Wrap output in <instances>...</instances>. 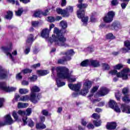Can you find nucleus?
I'll return each instance as SVG.
<instances>
[{"label": "nucleus", "instance_id": "f257e3e1", "mask_svg": "<svg viewBox=\"0 0 130 130\" xmlns=\"http://www.w3.org/2000/svg\"><path fill=\"white\" fill-rule=\"evenodd\" d=\"M57 77L56 82L58 87H62L66 85V82H60V79H68L70 83H74L77 80V77L75 76L71 75L69 73V69L65 67H57L56 68Z\"/></svg>", "mask_w": 130, "mask_h": 130}, {"label": "nucleus", "instance_id": "f03ea898", "mask_svg": "<svg viewBox=\"0 0 130 130\" xmlns=\"http://www.w3.org/2000/svg\"><path fill=\"white\" fill-rule=\"evenodd\" d=\"M52 37L53 40H50V43H52L54 41L55 45L67 46V44H66L67 38L61 34V30L57 27L54 28V34L52 35Z\"/></svg>", "mask_w": 130, "mask_h": 130}, {"label": "nucleus", "instance_id": "7ed1b4c3", "mask_svg": "<svg viewBox=\"0 0 130 130\" xmlns=\"http://www.w3.org/2000/svg\"><path fill=\"white\" fill-rule=\"evenodd\" d=\"M8 76V71L0 66V79H7ZM0 89L5 92H13L17 89L16 87H9L5 82H0Z\"/></svg>", "mask_w": 130, "mask_h": 130}, {"label": "nucleus", "instance_id": "20e7f679", "mask_svg": "<svg viewBox=\"0 0 130 130\" xmlns=\"http://www.w3.org/2000/svg\"><path fill=\"white\" fill-rule=\"evenodd\" d=\"M77 8L79 9L77 11V16L79 19H82L81 21L83 22L84 25H87L88 23V20H89V17L88 16L84 17L85 16V10L83 9H86L88 7L87 4H77Z\"/></svg>", "mask_w": 130, "mask_h": 130}, {"label": "nucleus", "instance_id": "39448f33", "mask_svg": "<svg viewBox=\"0 0 130 130\" xmlns=\"http://www.w3.org/2000/svg\"><path fill=\"white\" fill-rule=\"evenodd\" d=\"M129 69H124L121 72L117 73V70H111L109 72L110 75H116L117 78H122L123 80H127L128 78V73H129Z\"/></svg>", "mask_w": 130, "mask_h": 130}, {"label": "nucleus", "instance_id": "423d86ee", "mask_svg": "<svg viewBox=\"0 0 130 130\" xmlns=\"http://www.w3.org/2000/svg\"><path fill=\"white\" fill-rule=\"evenodd\" d=\"M30 101L33 103H37L39 98L38 95L36 96V93L40 92V88L37 86H34L30 88Z\"/></svg>", "mask_w": 130, "mask_h": 130}, {"label": "nucleus", "instance_id": "0eeeda50", "mask_svg": "<svg viewBox=\"0 0 130 130\" xmlns=\"http://www.w3.org/2000/svg\"><path fill=\"white\" fill-rule=\"evenodd\" d=\"M62 54L65 55V56L63 57L62 59L58 60V63H61V64L65 61L71 60L72 59L71 57L75 54V52L73 50H69L64 53H62Z\"/></svg>", "mask_w": 130, "mask_h": 130}, {"label": "nucleus", "instance_id": "6e6552de", "mask_svg": "<svg viewBox=\"0 0 130 130\" xmlns=\"http://www.w3.org/2000/svg\"><path fill=\"white\" fill-rule=\"evenodd\" d=\"M115 16V13L113 11L108 12L107 14L104 17L103 20L105 23H111L113 21V17Z\"/></svg>", "mask_w": 130, "mask_h": 130}, {"label": "nucleus", "instance_id": "1a4fd4ad", "mask_svg": "<svg viewBox=\"0 0 130 130\" xmlns=\"http://www.w3.org/2000/svg\"><path fill=\"white\" fill-rule=\"evenodd\" d=\"M68 87H69L71 90H73V91H75V92H79L82 87V84H81V83H78L75 84L70 83L68 84Z\"/></svg>", "mask_w": 130, "mask_h": 130}, {"label": "nucleus", "instance_id": "9d476101", "mask_svg": "<svg viewBox=\"0 0 130 130\" xmlns=\"http://www.w3.org/2000/svg\"><path fill=\"white\" fill-rule=\"evenodd\" d=\"M2 49L5 52V53H6V55H7V56H9V58L12 59V60L13 61L14 60V57L12 55V53H11V51L12 50L11 46H10L9 47H2Z\"/></svg>", "mask_w": 130, "mask_h": 130}, {"label": "nucleus", "instance_id": "9b49d317", "mask_svg": "<svg viewBox=\"0 0 130 130\" xmlns=\"http://www.w3.org/2000/svg\"><path fill=\"white\" fill-rule=\"evenodd\" d=\"M5 118V122L4 123H0V126L3 125H6V124H12V123H14V120L11 117V115H7L4 117Z\"/></svg>", "mask_w": 130, "mask_h": 130}, {"label": "nucleus", "instance_id": "f8f14e48", "mask_svg": "<svg viewBox=\"0 0 130 130\" xmlns=\"http://www.w3.org/2000/svg\"><path fill=\"white\" fill-rule=\"evenodd\" d=\"M92 87V82L91 81L86 80L83 84V88L85 89V92H82V95L88 94L89 89Z\"/></svg>", "mask_w": 130, "mask_h": 130}, {"label": "nucleus", "instance_id": "ddd939ff", "mask_svg": "<svg viewBox=\"0 0 130 130\" xmlns=\"http://www.w3.org/2000/svg\"><path fill=\"white\" fill-rule=\"evenodd\" d=\"M26 117H24L22 118V121L23 122L24 125L28 124L29 126H30V127H32L34 125H35V123L31 119H28Z\"/></svg>", "mask_w": 130, "mask_h": 130}, {"label": "nucleus", "instance_id": "4468645a", "mask_svg": "<svg viewBox=\"0 0 130 130\" xmlns=\"http://www.w3.org/2000/svg\"><path fill=\"white\" fill-rule=\"evenodd\" d=\"M56 11L58 15H61L64 18H68L69 17V13L66 11V9L57 8Z\"/></svg>", "mask_w": 130, "mask_h": 130}, {"label": "nucleus", "instance_id": "2eb2a0df", "mask_svg": "<svg viewBox=\"0 0 130 130\" xmlns=\"http://www.w3.org/2000/svg\"><path fill=\"white\" fill-rule=\"evenodd\" d=\"M50 32V30H49L48 28H45L42 30L41 36L43 37V38L47 39L48 37H49Z\"/></svg>", "mask_w": 130, "mask_h": 130}, {"label": "nucleus", "instance_id": "dca6fc26", "mask_svg": "<svg viewBox=\"0 0 130 130\" xmlns=\"http://www.w3.org/2000/svg\"><path fill=\"white\" fill-rule=\"evenodd\" d=\"M109 93V90L106 87H102L99 92V96H105Z\"/></svg>", "mask_w": 130, "mask_h": 130}, {"label": "nucleus", "instance_id": "f3484780", "mask_svg": "<svg viewBox=\"0 0 130 130\" xmlns=\"http://www.w3.org/2000/svg\"><path fill=\"white\" fill-rule=\"evenodd\" d=\"M121 110L122 112H124L125 113H130V106H126L125 104H123L121 106Z\"/></svg>", "mask_w": 130, "mask_h": 130}, {"label": "nucleus", "instance_id": "a211bd4d", "mask_svg": "<svg viewBox=\"0 0 130 130\" xmlns=\"http://www.w3.org/2000/svg\"><path fill=\"white\" fill-rule=\"evenodd\" d=\"M106 127L109 130L115 129L116 128V123L113 122L107 123Z\"/></svg>", "mask_w": 130, "mask_h": 130}, {"label": "nucleus", "instance_id": "6ab92c4d", "mask_svg": "<svg viewBox=\"0 0 130 130\" xmlns=\"http://www.w3.org/2000/svg\"><path fill=\"white\" fill-rule=\"evenodd\" d=\"M33 41H34V36H33V35L30 34L28 36L27 40H26L27 45H30Z\"/></svg>", "mask_w": 130, "mask_h": 130}, {"label": "nucleus", "instance_id": "aec40b11", "mask_svg": "<svg viewBox=\"0 0 130 130\" xmlns=\"http://www.w3.org/2000/svg\"><path fill=\"white\" fill-rule=\"evenodd\" d=\"M121 28V25H120V23L118 22H115L112 25V29H114V30H118V29H120Z\"/></svg>", "mask_w": 130, "mask_h": 130}, {"label": "nucleus", "instance_id": "412c9836", "mask_svg": "<svg viewBox=\"0 0 130 130\" xmlns=\"http://www.w3.org/2000/svg\"><path fill=\"white\" fill-rule=\"evenodd\" d=\"M90 64L92 65L94 68H98L100 64H99V62L96 60H90Z\"/></svg>", "mask_w": 130, "mask_h": 130}, {"label": "nucleus", "instance_id": "4be33fe9", "mask_svg": "<svg viewBox=\"0 0 130 130\" xmlns=\"http://www.w3.org/2000/svg\"><path fill=\"white\" fill-rule=\"evenodd\" d=\"M49 73V71L47 70H39L37 71V74L39 76H45Z\"/></svg>", "mask_w": 130, "mask_h": 130}, {"label": "nucleus", "instance_id": "5701e85b", "mask_svg": "<svg viewBox=\"0 0 130 130\" xmlns=\"http://www.w3.org/2000/svg\"><path fill=\"white\" fill-rule=\"evenodd\" d=\"M36 127L38 129H44V128H46V125L42 123H37Z\"/></svg>", "mask_w": 130, "mask_h": 130}, {"label": "nucleus", "instance_id": "b1692460", "mask_svg": "<svg viewBox=\"0 0 130 130\" xmlns=\"http://www.w3.org/2000/svg\"><path fill=\"white\" fill-rule=\"evenodd\" d=\"M31 98V96H29L28 95H25L24 96H21L19 99V101H22L23 102H25L26 101H28V100H30V99Z\"/></svg>", "mask_w": 130, "mask_h": 130}, {"label": "nucleus", "instance_id": "393cba45", "mask_svg": "<svg viewBox=\"0 0 130 130\" xmlns=\"http://www.w3.org/2000/svg\"><path fill=\"white\" fill-rule=\"evenodd\" d=\"M28 106V104L27 103H22L21 102L18 103L17 107L19 109L21 108H26Z\"/></svg>", "mask_w": 130, "mask_h": 130}, {"label": "nucleus", "instance_id": "a878e982", "mask_svg": "<svg viewBox=\"0 0 130 130\" xmlns=\"http://www.w3.org/2000/svg\"><path fill=\"white\" fill-rule=\"evenodd\" d=\"M122 101L125 103H130V96L129 95H125L122 99Z\"/></svg>", "mask_w": 130, "mask_h": 130}, {"label": "nucleus", "instance_id": "bb28decb", "mask_svg": "<svg viewBox=\"0 0 130 130\" xmlns=\"http://www.w3.org/2000/svg\"><path fill=\"white\" fill-rule=\"evenodd\" d=\"M98 86H95L91 90V94H89L88 96V98H89V99H91V98L93 97V93H95V92H96V91H97V90H98Z\"/></svg>", "mask_w": 130, "mask_h": 130}, {"label": "nucleus", "instance_id": "cd10ccee", "mask_svg": "<svg viewBox=\"0 0 130 130\" xmlns=\"http://www.w3.org/2000/svg\"><path fill=\"white\" fill-rule=\"evenodd\" d=\"M66 12L68 13L69 17L70 16V13L74 12V8L72 6H68L65 9Z\"/></svg>", "mask_w": 130, "mask_h": 130}, {"label": "nucleus", "instance_id": "c85d7f7f", "mask_svg": "<svg viewBox=\"0 0 130 130\" xmlns=\"http://www.w3.org/2000/svg\"><path fill=\"white\" fill-rule=\"evenodd\" d=\"M60 26L62 29H66V28H68V23L64 20H62L60 22Z\"/></svg>", "mask_w": 130, "mask_h": 130}, {"label": "nucleus", "instance_id": "c756f323", "mask_svg": "<svg viewBox=\"0 0 130 130\" xmlns=\"http://www.w3.org/2000/svg\"><path fill=\"white\" fill-rule=\"evenodd\" d=\"M6 19L7 20H11L13 18V12L12 11H9L7 13V15L5 16Z\"/></svg>", "mask_w": 130, "mask_h": 130}, {"label": "nucleus", "instance_id": "7c9ffc66", "mask_svg": "<svg viewBox=\"0 0 130 130\" xmlns=\"http://www.w3.org/2000/svg\"><path fill=\"white\" fill-rule=\"evenodd\" d=\"M29 92V90L27 88H20L19 90V92L20 94H27Z\"/></svg>", "mask_w": 130, "mask_h": 130}, {"label": "nucleus", "instance_id": "2f4dec72", "mask_svg": "<svg viewBox=\"0 0 130 130\" xmlns=\"http://www.w3.org/2000/svg\"><path fill=\"white\" fill-rule=\"evenodd\" d=\"M89 64H90V60L88 59L82 61L81 63V67H87V66H89Z\"/></svg>", "mask_w": 130, "mask_h": 130}, {"label": "nucleus", "instance_id": "473e14b6", "mask_svg": "<svg viewBox=\"0 0 130 130\" xmlns=\"http://www.w3.org/2000/svg\"><path fill=\"white\" fill-rule=\"evenodd\" d=\"M20 98H20V95H19V94H18V93H16L15 94L14 98L12 100V102H13V103H15V102H18V101H19V99H20Z\"/></svg>", "mask_w": 130, "mask_h": 130}, {"label": "nucleus", "instance_id": "72a5a7b5", "mask_svg": "<svg viewBox=\"0 0 130 130\" xmlns=\"http://www.w3.org/2000/svg\"><path fill=\"white\" fill-rule=\"evenodd\" d=\"M109 106L111 107V108L114 109L115 106H116V103L113 101V100H111L109 103Z\"/></svg>", "mask_w": 130, "mask_h": 130}, {"label": "nucleus", "instance_id": "f704fd0d", "mask_svg": "<svg viewBox=\"0 0 130 130\" xmlns=\"http://www.w3.org/2000/svg\"><path fill=\"white\" fill-rule=\"evenodd\" d=\"M124 45L126 48L130 50V41L126 40L124 42Z\"/></svg>", "mask_w": 130, "mask_h": 130}, {"label": "nucleus", "instance_id": "c9c22d12", "mask_svg": "<svg viewBox=\"0 0 130 130\" xmlns=\"http://www.w3.org/2000/svg\"><path fill=\"white\" fill-rule=\"evenodd\" d=\"M24 12L23 8H19L18 11H15V14L16 16H20L22 15V13Z\"/></svg>", "mask_w": 130, "mask_h": 130}, {"label": "nucleus", "instance_id": "e433bc0d", "mask_svg": "<svg viewBox=\"0 0 130 130\" xmlns=\"http://www.w3.org/2000/svg\"><path fill=\"white\" fill-rule=\"evenodd\" d=\"M41 15H42V12L40 11H36L35 12L34 14V17L37 18L38 17H41Z\"/></svg>", "mask_w": 130, "mask_h": 130}, {"label": "nucleus", "instance_id": "4c0bfd02", "mask_svg": "<svg viewBox=\"0 0 130 130\" xmlns=\"http://www.w3.org/2000/svg\"><path fill=\"white\" fill-rule=\"evenodd\" d=\"M122 68H123V64L120 63L114 66V69H115V70H120L121 69H122Z\"/></svg>", "mask_w": 130, "mask_h": 130}, {"label": "nucleus", "instance_id": "58836bf2", "mask_svg": "<svg viewBox=\"0 0 130 130\" xmlns=\"http://www.w3.org/2000/svg\"><path fill=\"white\" fill-rule=\"evenodd\" d=\"M41 113L43 115H44V116H48L49 114V112H48V110H42L41 111Z\"/></svg>", "mask_w": 130, "mask_h": 130}, {"label": "nucleus", "instance_id": "ea45409f", "mask_svg": "<svg viewBox=\"0 0 130 130\" xmlns=\"http://www.w3.org/2000/svg\"><path fill=\"white\" fill-rule=\"evenodd\" d=\"M28 80L30 81V82H35V81H36V80H37V76L36 75H32V77H30L28 78Z\"/></svg>", "mask_w": 130, "mask_h": 130}, {"label": "nucleus", "instance_id": "a19ab883", "mask_svg": "<svg viewBox=\"0 0 130 130\" xmlns=\"http://www.w3.org/2000/svg\"><path fill=\"white\" fill-rule=\"evenodd\" d=\"M107 39H114L115 38V37L113 36V35L111 33L108 34L106 36Z\"/></svg>", "mask_w": 130, "mask_h": 130}, {"label": "nucleus", "instance_id": "79ce46f5", "mask_svg": "<svg viewBox=\"0 0 130 130\" xmlns=\"http://www.w3.org/2000/svg\"><path fill=\"white\" fill-rule=\"evenodd\" d=\"M92 117L94 119H99V118H100V115H98L97 113H93L92 115Z\"/></svg>", "mask_w": 130, "mask_h": 130}, {"label": "nucleus", "instance_id": "37998d69", "mask_svg": "<svg viewBox=\"0 0 130 130\" xmlns=\"http://www.w3.org/2000/svg\"><path fill=\"white\" fill-rule=\"evenodd\" d=\"M101 121H93V124L95 126H100L101 125Z\"/></svg>", "mask_w": 130, "mask_h": 130}, {"label": "nucleus", "instance_id": "c03bdc74", "mask_svg": "<svg viewBox=\"0 0 130 130\" xmlns=\"http://www.w3.org/2000/svg\"><path fill=\"white\" fill-rule=\"evenodd\" d=\"M123 94H124V96L125 95H128L127 94V93H128V88H124L122 91Z\"/></svg>", "mask_w": 130, "mask_h": 130}, {"label": "nucleus", "instance_id": "a18cd8bd", "mask_svg": "<svg viewBox=\"0 0 130 130\" xmlns=\"http://www.w3.org/2000/svg\"><path fill=\"white\" fill-rule=\"evenodd\" d=\"M32 72L31 70L26 69L21 71V73H23V74H27L28 73H31Z\"/></svg>", "mask_w": 130, "mask_h": 130}, {"label": "nucleus", "instance_id": "49530a36", "mask_svg": "<svg viewBox=\"0 0 130 130\" xmlns=\"http://www.w3.org/2000/svg\"><path fill=\"white\" fill-rule=\"evenodd\" d=\"M103 68L105 70H109V69H110V67L109 66V65H108V64L107 63H103Z\"/></svg>", "mask_w": 130, "mask_h": 130}, {"label": "nucleus", "instance_id": "de8ad7c7", "mask_svg": "<svg viewBox=\"0 0 130 130\" xmlns=\"http://www.w3.org/2000/svg\"><path fill=\"white\" fill-rule=\"evenodd\" d=\"M18 114H19V115H21V116H24V115H25L26 114V112H25V111H22V110H19L18 112Z\"/></svg>", "mask_w": 130, "mask_h": 130}, {"label": "nucleus", "instance_id": "09e8293b", "mask_svg": "<svg viewBox=\"0 0 130 130\" xmlns=\"http://www.w3.org/2000/svg\"><path fill=\"white\" fill-rule=\"evenodd\" d=\"M118 4V0H112L111 1L112 6H117Z\"/></svg>", "mask_w": 130, "mask_h": 130}, {"label": "nucleus", "instance_id": "8fccbe9b", "mask_svg": "<svg viewBox=\"0 0 130 130\" xmlns=\"http://www.w3.org/2000/svg\"><path fill=\"white\" fill-rule=\"evenodd\" d=\"M12 116L14 117V119H15V120H18V116L17 115V113L15 111H13L12 113Z\"/></svg>", "mask_w": 130, "mask_h": 130}, {"label": "nucleus", "instance_id": "3c124183", "mask_svg": "<svg viewBox=\"0 0 130 130\" xmlns=\"http://www.w3.org/2000/svg\"><path fill=\"white\" fill-rule=\"evenodd\" d=\"M54 21H55V19H54V17H48V22H50L51 23H52L53 22H54Z\"/></svg>", "mask_w": 130, "mask_h": 130}, {"label": "nucleus", "instance_id": "603ef678", "mask_svg": "<svg viewBox=\"0 0 130 130\" xmlns=\"http://www.w3.org/2000/svg\"><path fill=\"white\" fill-rule=\"evenodd\" d=\"M31 25L33 27H37L39 25V22L38 21H32L31 22Z\"/></svg>", "mask_w": 130, "mask_h": 130}, {"label": "nucleus", "instance_id": "864d4df0", "mask_svg": "<svg viewBox=\"0 0 130 130\" xmlns=\"http://www.w3.org/2000/svg\"><path fill=\"white\" fill-rule=\"evenodd\" d=\"M87 123H88V121H86V120L84 119L81 120V124L84 126H86L87 125Z\"/></svg>", "mask_w": 130, "mask_h": 130}, {"label": "nucleus", "instance_id": "5fc2aeb1", "mask_svg": "<svg viewBox=\"0 0 130 130\" xmlns=\"http://www.w3.org/2000/svg\"><path fill=\"white\" fill-rule=\"evenodd\" d=\"M67 6V0H61V6L66 7Z\"/></svg>", "mask_w": 130, "mask_h": 130}, {"label": "nucleus", "instance_id": "6e6d98bb", "mask_svg": "<svg viewBox=\"0 0 130 130\" xmlns=\"http://www.w3.org/2000/svg\"><path fill=\"white\" fill-rule=\"evenodd\" d=\"M31 113H32V109L31 108L27 109L26 110V115L29 116Z\"/></svg>", "mask_w": 130, "mask_h": 130}, {"label": "nucleus", "instance_id": "4d7b16f0", "mask_svg": "<svg viewBox=\"0 0 130 130\" xmlns=\"http://www.w3.org/2000/svg\"><path fill=\"white\" fill-rule=\"evenodd\" d=\"M87 127L88 129H93V128H94V125H93L92 123H89L87 125Z\"/></svg>", "mask_w": 130, "mask_h": 130}, {"label": "nucleus", "instance_id": "13d9d810", "mask_svg": "<svg viewBox=\"0 0 130 130\" xmlns=\"http://www.w3.org/2000/svg\"><path fill=\"white\" fill-rule=\"evenodd\" d=\"M115 97L118 101H119V100H120V94L119 93V92H118L117 93L115 94Z\"/></svg>", "mask_w": 130, "mask_h": 130}, {"label": "nucleus", "instance_id": "bf43d9fd", "mask_svg": "<svg viewBox=\"0 0 130 130\" xmlns=\"http://www.w3.org/2000/svg\"><path fill=\"white\" fill-rule=\"evenodd\" d=\"M10 3H11L12 5H15L16 4V6H18L19 5V2L18 1H15V0H9Z\"/></svg>", "mask_w": 130, "mask_h": 130}, {"label": "nucleus", "instance_id": "052dcab7", "mask_svg": "<svg viewBox=\"0 0 130 130\" xmlns=\"http://www.w3.org/2000/svg\"><path fill=\"white\" fill-rule=\"evenodd\" d=\"M113 109H114L116 112H120V109H119L117 106H115Z\"/></svg>", "mask_w": 130, "mask_h": 130}, {"label": "nucleus", "instance_id": "680f3d73", "mask_svg": "<svg viewBox=\"0 0 130 130\" xmlns=\"http://www.w3.org/2000/svg\"><path fill=\"white\" fill-rule=\"evenodd\" d=\"M127 5V4H126L125 3H122L121 4V7L122 9H123V10H124V9H125V8H126Z\"/></svg>", "mask_w": 130, "mask_h": 130}, {"label": "nucleus", "instance_id": "e2e57ef3", "mask_svg": "<svg viewBox=\"0 0 130 130\" xmlns=\"http://www.w3.org/2000/svg\"><path fill=\"white\" fill-rule=\"evenodd\" d=\"M80 95V92H74L73 94H72V96L74 98H76V97H78V95Z\"/></svg>", "mask_w": 130, "mask_h": 130}, {"label": "nucleus", "instance_id": "0e129e2a", "mask_svg": "<svg viewBox=\"0 0 130 130\" xmlns=\"http://www.w3.org/2000/svg\"><path fill=\"white\" fill-rule=\"evenodd\" d=\"M30 52V47H27L24 50V53L25 54H28Z\"/></svg>", "mask_w": 130, "mask_h": 130}, {"label": "nucleus", "instance_id": "69168bd1", "mask_svg": "<svg viewBox=\"0 0 130 130\" xmlns=\"http://www.w3.org/2000/svg\"><path fill=\"white\" fill-rule=\"evenodd\" d=\"M48 14H49L48 10H46L44 12H42V15H43V16H47Z\"/></svg>", "mask_w": 130, "mask_h": 130}, {"label": "nucleus", "instance_id": "338daca9", "mask_svg": "<svg viewBox=\"0 0 130 130\" xmlns=\"http://www.w3.org/2000/svg\"><path fill=\"white\" fill-rule=\"evenodd\" d=\"M40 67V63H38L37 64H35L32 66V68L34 69H36L37 68H39Z\"/></svg>", "mask_w": 130, "mask_h": 130}, {"label": "nucleus", "instance_id": "774afa93", "mask_svg": "<svg viewBox=\"0 0 130 130\" xmlns=\"http://www.w3.org/2000/svg\"><path fill=\"white\" fill-rule=\"evenodd\" d=\"M16 79H17L18 80L22 79V75H21V73L18 74L16 75Z\"/></svg>", "mask_w": 130, "mask_h": 130}]
</instances>
